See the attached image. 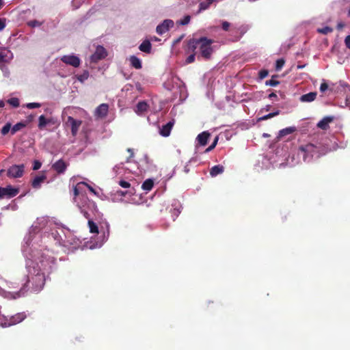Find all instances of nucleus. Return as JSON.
<instances>
[{
	"label": "nucleus",
	"instance_id": "obj_61",
	"mask_svg": "<svg viewBox=\"0 0 350 350\" xmlns=\"http://www.w3.org/2000/svg\"><path fill=\"white\" fill-rule=\"evenodd\" d=\"M262 135H263V137H268V136H269V135H268V134H267V133H264Z\"/></svg>",
	"mask_w": 350,
	"mask_h": 350
},
{
	"label": "nucleus",
	"instance_id": "obj_38",
	"mask_svg": "<svg viewBox=\"0 0 350 350\" xmlns=\"http://www.w3.org/2000/svg\"><path fill=\"white\" fill-rule=\"evenodd\" d=\"M284 65V60L283 59H278L276 61L275 70L278 71L281 70V68L283 67Z\"/></svg>",
	"mask_w": 350,
	"mask_h": 350
},
{
	"label": "nucleus",
	"instance_id": "obj_42",
	"mask_svg": "<svg viewBox=\"0 0 350 350\" xmlns=\"http://www.w3.org/2000/svg\"><path fill=\"white\" fill-rule=\"evenodd\" d=\"M41 165H42V163L39 161L35 160L33 163V167H32L33 170H39L41 167Z\"/></svg>",
	"mask_w": 350,
	"mask_h": 350
},
{
	"label": "nucleus",
	"instance_id": "obj_27",
	"mask_svg": "<svg viewBox=\"0 0 350 350\" xmlns=\"http://www.w3.org/2000/svg\"><path fill=\"white\" fill-rule=\"evenodd\" d=\"M46 176H36L32 181V187L34 188H40V185L44 183Z\"/></svg>",
	"mask_w": 350,
	"mask_h": 350
},
{
	"label": "nucleus",
	"instance_id": "obj_25",
	"mask_svg": "<svg viewBox=\"0 0 350 350\" xmlns=\"http://www.w3.org/2000/svg\"><path fill=\"white\" fill-rule=\"evenodd\" d=\"M130 63L133 67L136 69L142 68V62L141 60L135 55H132L129 58Z\"/></svg>",
	"mask_w": 350,
	"mask_h": 350
},
{
	"label": "nucleus",
	"instance_id": "obj_45",
	"mask_svg": "<svg viewBox=\"0 0 350 350\" xmlns=\"http://www.w3.org/2000/svg\"><path fill=\"white\" fill-rule=\"evenodd\" d=\"M230 26V23H228V21H222L221 27L224 31H228Z\"/></svg>",
	"mask_w": 350,
	"mask_h": 350
},
{
	"label": "nucleus",
	"instance_id": "obj_4",
	"mask_svg": "<svg viewBox=\"0 0 350 350\" xmlns=\"http://www.w3.org/2000/svg\"><path fill=\"white\" fill-rule=\"evenodd\" d=\"M213 41L211 39H208L206 37H202L199 39L200 51L201 55L205 59H209L213 53V48L211 44Z\"/></svg>",
	"mask_w": 350,
	"mask_h": 350
},
{
	"label": "nucleus",
	"instance_id": "obj_7",
	"mask_svg": "<svg viewBox=\"0 0 350 350\" xmlns=\"http://www.w3.org/2000/svg\"><path fill=\"white\" fill-rule=\"evenodd\" d=\"M25 318H27V315L25 314V312H18L16 314L11 317L10 319L5 321V323L3 324V327H6L16 325L21 322Z\"/></svg>",
	"mask_w": 350,
	"mask_h": 350
},
{
	"label": "nucleus",
	"instance_id": "obj_53",
	"mask_svg": "<svg viewBox=\"0 0 350 350\" xmlns=\"http://www.w3.org/2000/svg\"><path fill=\"white\" fill-rule=\"evenodd\" d=\"M345 27V24L343 23H338V25H337V29H342L343 27Z\"/></svg>",
	"mask_w": 350,
	"mask_h": 350
},
{
	"label": "nucleus",
	"instance_id": "obj_43",
	"mask_svg": "<svg viewBox=\"0 0 350 350\" xmlns=\"http://www.w3.org/2000/svg\"><path fill=\"white\" fill-rule=\"evenodd\" d=\"M278 84H279V81L274 80V79H270V80L266 81L267 85H270V86L274 87V86H276Z\"/></svg>",
	"mask_w": 350,
	"mask_h": 350
},
{
	"label": "nucleus",
	"instance_id": "obj_59",
	"mask_svg": "<svg viewBox=\"0 0 350 350\" xmlns=\"http://www.w3.org/2000/svg\"><path fill=\"white\" fill-rule=\"evenodd\" d=\"M183 36L180 37L178 39H177L176 41H175V43H178V42L180 41V40L182 39Z\"/></svg>",
	"mask_w": 350,
	"mask_h": 350
},
{
	"label": "nucleus",
	"instance_id": "obj_1",
	"mask_svg": "<svg viewBox=\"0 0 350 350\" xmlns=\"http://www.w3.org/2000/svg\"><path fill=\"white\" fill-rule=\"evenodd\" d=\"M327 151L328 149L324 146L308 144L299 148L297 156L301 157L304 161L309 163L325 154Z\"/></svg>",
	"mask_w": 350,
	"mask_h": 350
},
{
	"label": "nucleus",
	"instance_id": "obj_32",
	"mask_svg": "<svg viewBox=\"0 0 350 350\" xmlns=\"http://www.w3.org/2000/svg\"><path fill=\"white\" fill-rule=\"evenodd\" d=\"M88 77L89 72L88 70H84L81 75L77 76V79L81 82L85 81L88 79Z\"/></svg>",
	"mask_w": 350,
	"mask_h": 350
},
{
	"label": "nucleus",
	"instance_id": "obj_28",
	"mask_svg": "<svg viewBox=\"0 0 350 350\" xmlns=\"http://www.w3.org/2000/svg\"><path fill=\"white\" fill-rule=\"evenodd\" d=\"M295 130H296L295 127H293V126L287 127L286 129H282L280 131L279 136L280 137L285 136L286 135L293 133Z\"/></svg>",
	"mask_w": 350,
	"mask_h": 350
},
{
	"label": "nucleus",
	"instance_id": "obj_50",
	"mask_svg": "<svg viewBox=\"0 0 350 350\" xmlns=\"http://www.w3.org/2000/svg\"><path fill=\"white\" fill-rule=\"evenodd\" d=\"M5 27V19L0 18V31L3 30Z\"/></svg>",
	"mask_w": 350,
	"mask_h": 350
},
{
	"label": "nucleus",
	"instance_id": "obj_12",
	"mask_svg": "<svg viewBox=\"0 0 350 350\" xmlns=\"http://www.w3.org/2000/svg\"><path fill=\"white\" fill-rule=\"evenodd\" d=\"M55 120L53 118H46L44 115H41L38 118V126L39 129L43 130L47 125H53Z\"/></svg>",
	"mask_w": 350,
	"mask_h": 350
},
{
	"label": "nucleus",
	"instance_id": "obj_23",
	"mask_svg": "<svg viewBox=\"0 0 350 350\" xmlns=\"http://www.w3.org/2000/svg\"><path fill=\"white\" fill-rule=\"evenodd\" d=\"M154 187V180L152 178H147L142 183V188L145 192L148 193Z\"/></svg>",
	"mask_w": 350,
	"mask_h": 350
},
{
	"label": "nucleus",
	"instance_id": "obj_36",
	"mask_svg": "<svg viewBox=\"0 0 350 350\" xmlns=\"http://www.w3.org/2000/svg\"><path fill=\"white\" fill-rule=\"evenodd\" d=\"M191 17L189 15L185 16L183 19L178 21V23L180 25H185L189 23Z\"/></svg>",
	"mask_w": 350,
	"mask_h": 350
},
{
	"label": "nucleus",
	"instance_id": "obj_55",
	"mask_svg": "<svg viewBox=\"0 0 350 350\" xmlns=\"http://www.w3.org/2000/svg\"><path fill=\"white\" fill-rule=\"evenodd\" d=\"M269 98H277V95L275 93L272 92L269 95Z\"/></svg>",
	"mask_w": 350,
	"mask_h": 350
},
{
	"label": "nucleus",
	"instance_id": "obj_14",
	"mask_svg": "<svg viewBox=\"0 0 350 350\" xmlns=\"http://www.w3.org/2000/svg\"><path fill=\"white\" fill-rule=\"evenodd\" d=\"M24 173V165H13L11 167L8 172V175H23Z\"/></svg>",
	"mask_w": 350,
	"mask_h": 350
},
{
	"label": "nucleus",
	"instance_id": "obj_8",
	"mask_svg": "<svg viewBox=\"0 0 350 350\" xmlns=\"http://www.w3.org/2000/svg\"><path fill=\"white\" fill-rule=\"evenodd\" d=\"M174 21L171 19H165L161 23L157 25L156 31L159 35H162L167 32L170 28L174 27Z\"/></svg>",
	"mask_w": 350,
	"mask_h": 350
},
{
	"label": "nucleus",
	"instance_id": "obj_46",
	"mask_svg": "<svg viewBox=\"0 0 350 350\" xmlns=\"http://www.w3.org/2000/svg\"><path fill=\"white\" fill-rule=\"evenodd\" d=\"M195 60V53L191 54L189 56L187 57L186 59V63L187 64H191Z\"/></svg>",
	"mask_w": 350,
	"mask_h": 350
},
{
	"label": "nucleus",
	"instance_id": "obj_52",
	"mask_svg": "<svg viewBox=\"0 0 350 350\" xmlns=\"http://www.w3.org/2000/svg\"><path fill=\"white\" fill-rule=\"evenodd\" d=\"M271 109V105H266L264 108H262L260 111H269Z\"/></svg>",
	"mask_w": 350,
	"mask_h": 350
},
{
	"label": "nucleus",
	"instance_id": "obj_60",
	"mask_svg": "<svg viewBox=\"0 0 350 350\" xmlns=\"http://www.w3.org/2000/svg\"><path fill=\"white\" fill-rule=\"evenodd\" d=\"M3 5V0H0V8Z\"/></svg>",
	"mask_w": 350,
	"mask_h": 350
},
{
	"label": "nucleus",
	"instance_id": "obj_41",
	"mask_svg": "<svg viewBox=\"0 0 350 350\" xmlns=\"http://www.w3.org/2000/svg\"><path fill=\"white\" fill-rule=\"evenodd\" d=\"M217 141H218V137H217L215 139L214 142L212 143V144L206 148L205 152H210L211 150H212L217 145Z\"/></svg>",
	"mask_w": 350,
	"mask_h": 350
},
{
	"label": "nucleus",
	"instance_id": "obj_51",
	"mask_svg": "<svg viewBox=\"0 0 350 350\" xmlns=\"http://www.w3.org/2000/svg\"><path fill=\"white\" fill-rule=\"evenodd\" d=\"M127 152L130 154L129 158H133L134 157V152L132 148H128Z\"/></svg>",
	"mask_w": 350,
	"mask_h": 350
},
{
	"label": "nucleus",
	"instance_id": "obj_37",
	"mask_svg": "<svg viewBox=\"0 0 350 350\" xmlns=\"http://www.w3.org/2000/svg\"><path fill=\"white\" fill-rule=\"evenodd\" d=\"M317 31L321 33L327 34L329 33L332 32L333 29L329 27H325L321 29H319Z\"/></svg>",
	"mask_w": 350,
	"mask_h": 350
},
{
	"label": "nucleus",
	"instance_id": "obj_5",
	"mask_svg": "<svg viewBox=\"0 0 350 350\" xmlns=\"http://www.w3.org/2000/svg\"><path fill=\"white\" fill-rule=\"evenodd\" d=\"M18 193L19 188L11 185H8L5 187H0V200L10 199L16 197Z\"/></svg>",
	"mask_w": 350,
	"mask_h": 350
},
{
	"label": "nucleus",
	"instance_id": "obj_19",
	"mask_svg": "<svg viewBox=\"0 0 350 350\" xmlns=\"http://www.w3.org/2000/svg\"><path fill=\"white\" fill-rule=\"evenodd\" d=\"M53 167L57 173L62 174L64 172L66 168V165L64 161L60 159L53 165Z\"/></svg>",
	"mask_w": 350,
	"mask_h": 350
},
{
	"label": "nucleus",
	"instance_id": "obj_10",
	"mask_svg": "<svg viewBox=\"0 0 350 350\" xmlns=\"http://www.w3.org/2000/svg\"><path fill=\"white\" fill-rule=\"evenodd\" d=\"M82 122L79 120H75L71 116L68 117L66 124L71 128V133L73 136H76Z\"/></svg>",
	"mask_w": 350,
	"mask_h": 350
},
{
	"label": "nucleus",
	"instance_id": "obj_9",
	"mask_svg": "<svg viewBox=\"0 0 350 350\" xmlns=\"http://www.w3.org/2000/svg\"><path fill=\"white\" fill-rule=\"evenodd\" d=\"M61 60L66 64L78 68L81 64V59L75 55H68L62 57Z\"/></svg>",
	"mask_w": 350,
	"mask_h": 350
},
{
	"label": "nucleus",
	"instance_id": "obj_30",
	"mask_svg": "<svg viewBox=\"0 0 350 350\" xmlns=\"http://www.w3.org/2000/svg\"><path fill=\"white\" fill-rule=\"evenodd\" d=\"M279 113H280V111L279 110H276L274 112L270 113L269 114L265 115V116L259 118L258 120H266L271 118H273L274 116H278Z\"/></svg>",
	"mask_w": 350,
	"mask_h": 350
},
{
	"label": "nucleus",
	"instance_id": "obj_39",
	"mask_svg": "<svg viewBox=\"0 0 350 350\" xmlns=\"http://www.w3.org/2000/svg\"><path fill=\"white\" fill-rule=\"evenodd\" d=\"M183 172H184L185 174H188V173H193L194 172L191 169V164L188 163V164H187L186 165L184 166Z\"/></svg>",
	"mask_w": 350,
	"mask_h": 350
},
{
	"label": "nucleus",
	"instance_id": "obj_33",
	"mask_svg": "<svg viewBox=\"0 0 350 350\" xmlns=\"http://www.w3.org/2000/svg\"><path fill=\"white\" fill-rule=\"evenodd\" d=\"M8 103L13 107H18L20 105L19 100L17 98H11L8 100Z\"/></svg>",
	"mask_w": 350,
	"mask_h": 350
},
{
	"label": "nucleus",
	"instance_id": "obj_29",
	"mask_svg": "<svg viewBox=\"0 0 350 350\" xmlns=\"http://www.w3.org/2000/svg\"><path fill=\"white\" fill-rule=\"evenodd\" d=\"M25 126V124H24L23 122H18V123L16 124L15 125H14L12 127V129H11L12 134L16 133L17 131H20Z\"/></svg>",
	"mask_w": 350,
	"mask_h": 350
},
{
	"label": "nucleus",
	"instance_id": "obj_13",
	"mask_svg": "<svg viewBox=\"0 0 350 350\" xmlns=\"http://www.w3.org/2000/svg\"><path fill=\"white\" fill-rule=\"evenodd\" d=\"M109 106L107 104L100 105L95 111L96 116L98 118H104L107 116Z\"/></svg>",
	"mask_w": 350,
	"mask_h": 350
},
{
	"label": "nucleus",
	"instance_id": "obj_26",
	"mask_svg": "<svg viewBox=\"0 0 350 350\" xmlns=\"http://www.w3.org/2000/svg\"><path fill=\"white\" fill-rule=\"evenodd\" d=\"M224 172V167L221 165H217L211 167L210 175H218Z\"/></svg>",
	"mask_w": 350,
	"mask_h": 350
},
{
	"label": "nucleus",
	"instance_id": "obj_6",
	"mask_svg": "<svg viewBox=\"0 0 350 350\" xmlns=\"http://www.w3.org/2000/svg\"><path fill=\"white\" fill-rule=\"evenodd\" d=\"M107 56V51L102 46H97L95 52L90 56V61L96 63Z\"/></svg>",
	"mask_w": 350,
	"mask_h": 350
},
{
	"label": "nucleus",
	"instance_id": "obj_58",
	"mask_svg": "<svg viewBox=\"0 0 350 350\" xmlns=\"http://www.w3.org/2000/svg\"><path fill=\"white\" fill-rule=\"evenodd\" d=\"M305 65H298L297 66V69H302L303 68H304Z\"/></svg>",
	"mask_w": 350,
	"mask_h": 350
},
{
	"label": "nucleus",
	"instance_id": "obj_31",
	"mask_svg": "<svg viewBox=\"0 0 350 350\" xmlns=\"http://www.w3.org/2000/svg\"><path fill=\"white\" fill-rule=\"evenodd\" d=\"M88 226L90 228V232L92 233H98V227L96 225L94 222L92 221H88Z\"/></svg>",
	"mask_w": 350,
	"mask_h": 350
},
{
	"label": "nucleus",
	"instance_id": "obj_35",
	"mask_svg": "<svg viewBox=\"0 0 350 350\" xmlns=\"http://www.w3.org/2000/svg\"><path fill=\"white\" fill-rule=\"evenodd\" d=\"M12 129L11 124L7 123L5 124L3 128L1 129V134L5 135L8 133V132Z\"/></svg>",
	"mask_w": 350,
	"mask_h": 350
},
{
	"label": "nucleus",
	"instance_id": "obj_57",
	"mask_svg": "<svg viewBox=\"0 0 350 350\" xmlns=\"http://www.w3.org/2000/svg\"><path fill=\"white\" fill-rule=\"evenodd\" d=\"M5 106V102L2 100H0V108L3 107Z\"/></svg>",
	"mask_w": 350,
	"mask_h": 350
},
{
	"label": "nucleus",
	"instance_id": "obj_3",
	"mask_svg": "<svg viewBox=\"0 0 350 350\" xmlns=\"http://www.w3.org/2000/svg\"><path fill=\"white\" fill-rule=\"evenodd\" d=\"M27 283L28 284H32L31 288L33 292H40L42 289H43L45 284L44 273L38 271L37 273L32 275L30 279H28Z\"/></svg>",
	"mask_w": 350,
	"mask_h": 350
},
{
	"label": "nucleus",
	"instance_id": "obj_49",
	"mask_svg": "<svg viewBox=\"0 0 350 350\" xmlns=\"http://www.w3.org/2000/svg\"><path fill=\"white\" fill-rule=\"evenodd\" d=\"M345 43L346 46L350 49V35H348L347 36H346V38L345 39Z\"/></svg>",
	"mask_w": 350,
	"mask_h": 350
},
{
	"label": "nucleus",
	"instance_id": "obj_62",
	"mask_svg": "<svg viewBox=\"0 0 350 350\" xmlns=\"http://www.w3.org/2000/svg\"><path fill=\"white\" fill-rule=\"evenodd\" d=\"M144 158H145L146 161H147V160H148V156H147V155H145V156H144Z\"/></svg>",
	"mask_w": 350,
	"mask_h": 350
},
{
	"label": "nucleus",
	"instance_id": "obj_15",
	"mask_svg": "<svg viewBox=\"0 0 350 350\" xmlns=\"http://www.w3.org/2000/svg\"><path fill=\"white\" fill-rule=\"evenodd\" d=\"M333 120V117H325L318 122L317 126L321 129L327 130L329 128V124L332 122Z\"/></svg>",
	"mask_w": 350,
	"mask_h": 350
},
{
	"label": "nucleus",
	"instance_id": "obj_40",
	"mask_svg": "<svg viewBox=\"0 0 350 350\" xmlns=\"http://www.w3.org/2000/svg\"><path fill=\"white\" fill-rule=\"evenodd\" d=\"M26 107L28 109H35L38 108L41 106V105L38 103H29L26 104Z\"/></svg>",
	"mask_w": 350,
	"mask_h": 350
},
{
	"label": "nucleus",
	"instance_id": "obj_22",
	"mask_svg": "<svg viewBox=\"0 0 350 350\" xmlns=\"http://www.w3.org/2000/svg\"><path fill=\"white\" fill-rule=\"evenodd\" d=\"M200 47L199 39H190L188 42V51L195 53V50Z\"/></svg>",
	"mask_w": 350,
	"mask_h": 350
},
{
	"label": "nucleus",
	"instance_id": "obj_17",
	"mask_svg": "<svg viewBox=\"0 0 350 350\" xmlns=\"http://www.w3.org/2000/svg\"><path fill=\"white\" fill-rule=\"evenodd\" d=\"M209 137L210 133L208 131H204L197 136L196 140L200 146H205L207 144Z\"/></svg>",
	"mask_w": 350,
	"mask_h": 350
},
{
	"label": "nucleus",
	"instance_id": "obj_34",
	"mask_svg": "<svg viewBox=\"0 0 350 350\" xmlns=\"http://www.w3.org/2000/svg\"><path fill=\"white\" fill-rule=\"evenodd\" d=\"M42 23H43V22H40L37 20H32V21H29L27 22L28 26H29L31 27H40L42 25Z\"/></svg>",
	"mask_w": 350,
	"mask_h": 350
},
{
	"label": "nucleus",
	"instance_id": "obj_2",
	"mask_svg": "<svg viewBox=\"0 0 350 350\" xmlns=\"http://www.w3.org/2000/svg\"><path fill=\"white\" fill-rule=\"evenodd\" d=\"M87 189L92 193H96L94 189L84 182H79L73 187V200L77 203L79 207H81V202L78 200L88 201V197L85 196V189Z\"/></svg>",
	"mask_w": 350,
	"mask_h": 350
},
{
	"label": "nucleus",
	"instance_id": "obj_18",
	"mask_svg": "<svg viewBox=\"0 0 350 350\" xmlns=\"http://www.w3.org/2000/svg\"><path fill=\"white\" fill-rule=\"evenodd\" d=\"M148 108V105L147 104V103L146 101H140L136 105L135 111L138 115H142L147 111Z\"/></svg>",
	"mask_w": 350,
	"mask_h": 350
},
{
	"label": "nucleus",
	"instance_id": "obj_56",
	"mask_svg": "<svg viewBox=\"0 0 350 350\" xmlns=\"http://www.w3.org/2000/svg\"><path fill=\"white\" fill-rule=\"evenodd\" d=\"M150 40H151L152 41H155V42H157V41H159V40H160V39H159V38H157L156 36H153V37H152V38H150Z\"/></svg>",
	"mask_w": 350,
	"mask_h": 350
},
{
	"label": "nucleus",
	"instance_id": "obj_64",
	"mask_svg": "<svg viewBox=\"0 0 350 350\" xmlns=\"http://www.w3.org/2000/svg\"><path fill=\"white\" fill-rule=\"evenodd\" d=\"M250 2H253L254 0H248Z\"/></svg>",
	"mask_w": 350,
	"mask_h": 350
},
{
	"label": "nucleus",
	"instance_id": "obj_54",
	"mask_svg": "<svg viewBox=\"0 0 350 350\" xmlns=\"http://www.w3.org/2000/svg\"><path fill=\"white\" fill-rule=\"evenodd\" d=\"M345 105L349 108L350 109V99L349 98H347L346 100H345Z\"/></svg>",
	"mask_w": 350,
	"mask_h": 350
},
{
	"label": "nucleus",
	"instance_id": "obj_47",
	"mask_svg": "<svg viewBox=\"0 0 350 350\" xmlns=\"http://www.w3.org/2000/svg\"><path fill=\"white\" fill-rule=\"evenodd\" d=\"M119 184L122 188H129L131 187V184L126 180H120Z\"/></svg>",
	"mask_w": 350,
	"mask_h": 350
},
{
	"label": "nucleus",
	"instance_id": "obj_21",
	"mask_svg": "<svg viewBox=\"0 0 350 350\" xmlns=\"http://www.w3.org/2000/svg\"><path fill=\"white\" fill-rule=\"evenodd\" d=\"M13 53L10 51L0 52V62H8L13 59Z\"/></svg>",
	"mask_w": 350,
	"mask_h": 350
},
{
	"label": "nucleus",
	"instance_id": "obj_16",
	"mask_svg": "<svg viewBox=\"0 0 350 350\" xmlns=\"http://www.w3.org/2000/svg\"><path fill=\"white\" fill-rule=\"evenodd\" d=\"M317 95V93L316 92H311L301 96L299 100L302 103H310L316 99Z\"/></svg>",
	"mask_w": 350,
	"mask_h": 350
},
{
	"label": "nucleus",
	"instance_id": "obj_63",
	"mask_svg": "<svg viewBox=\"0 0 350 350\" xmlns=\"http://www.w3.org/2000/svg\"><path fill=\"white\" fill-rule=\"evenodd\" d=\"M348 15H349V16L350 17V10H349V12H348Z\"/></svg>",
	"mask_w": 350,
	"mask_h": 350
},
{
	"label": "nucleus",
	"instance_id": "obj_48",
	"mask_svg": "<svg viewBox=\"0 0 350 350\" xmlns=\"http://www.w3.org/2000/svg\"><path fill=\"white\" fill-rule=\"evenodd\" d=\"M269 72L266 70H262L259 72V77L260 79H264L267 77Z\"/></svg>",
	"mask_w": 350,
	"mask_h": 350
},
{
	"label": "nucleus",
	"instance_id": "obj_11",
	"mask_svg": "<svg viewBox=\"0 0 350 350\" xmlns=\"http://www.w3.org/2000/svg\"><path fill=\"white\" fill-rule=\"evenodd\" d=\"M131 163L128 161L126 163H120L115 166L113 168L114 172L120 174H129L131 173H133V172L130 169L129 166Z\"/></svg>",
	"mask_w": 350,
	"mask_h": 350
},
{
	"label": "nucleus",
	"instance_id": "obj_20",
	"mask_svg": "<svg viewBox=\"0 0 350 350\" xmlns=\"http://www.w3.org/2000/svg\"><path fill=\"white\" fill-rule=\"evenodd\" d=\"M173 124L174 123L172 122H169L166 124L163 125L160 129V134L163 137L169 136Z\"/></svg>",
	"mask_w": 350,
	"mask_h": 350
},
{
	"label": "nucleus",
	"instance_id": "obj_24",
	"mask_svg": "<svg viewBox=\"0 0 350 350\" xmlns=\"http://www.w3.org/2000/svg\"><path fill=\"white\" fill-rule=\"evenodd\" d=\"M152 45L148 40H144L139 46L141 51L149 53L151 51Z\"/></svg>",
	"mask_w": 350,
	"mask_h": 350
},
{
	"label": "nucleus",
	"instance_id": "obj_44",
	"mask_svg": "<svg viewBox=\"0 0 350 350\" xmlns=\"http://www.w3.org/2000/svg\"><path fill=\"white\" fill-rule=\"evenodd\" d=\"M328 89V85L327 84L325 83V81L323 79V83L321 84L320 85V91L321 92H325Z\"/></svg>",
	"mask_w": 350,
	"mask_h": 350
}]
</instances>
